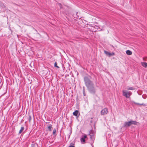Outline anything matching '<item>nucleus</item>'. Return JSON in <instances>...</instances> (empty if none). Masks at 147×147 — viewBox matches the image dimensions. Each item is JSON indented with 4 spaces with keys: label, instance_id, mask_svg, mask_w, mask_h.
Instances as JSON below:
<instances>
[{
    "label": "nucleus",
    "instance_id": "obj_1",
    "mask_svg": "<svg viewBox=\"0 0 147 147\" xmlns=\"http://www.w3.org/2000/svg\"><path fill=\"white\" fill-rule=\"evenodd\" d=\"M91 78L90 76H85L84 78V81L89 92L92 94H95L96 93V89L93 82L90 79Z\"/></svg>",
    "mask_w": 147,
    "mask_h": 147
},
{
    "label": "nucleus",
    "instance_id": "obj_2",
    "mask_svg": "<svg viewBox=\"0 0 147 147\" xmlns=\"http://www.w3.org/2000/svg\"><path fill=\"white\" fill-rule=\"evenodd\" d=\"M140 123L139 122L136 121H134L132 120L128 121H125L123 125V127H130L131 125L134 124L137 125H139Z\"/></svg>",
    "mask_w": 147,
    "mask_h": 147
},
{
    "label": "nucleus",
    "instance_id": "obj_3",
    "mask_svg": "<svg viewBox=\"0 0 147 147\" xmlns=\"http://www.w3.org/2000/svg\"><path fill=\"white\" fill-rule=\"evenodd\" d=\"M123 95L127 98H129L130 97V96L132 94V92H128L127 91H122Z\"/></svg>",
    "mask_w": 147,
    "mask_h": 147
},
{
    "label": "nucleus",
    "instance_id": "obj_4",
    "mask_svg": "<svg viewBox=\"0 0 147 147\" xmlns=\"http://www.w3.org/2000/svg\"><path fill=\"white\" fill-rule=\"evenodd\" d=\"M89 136H90V138L91 141V142L90 143L91 145L92 146V147H93V144L94 143V141L95 139V137L94 136L91 135Z\"/></svg>",
    "mask_w": 147,
    "mask_h": 147
},
{
    "label": "nucleus",
    "instance_id": "obj_5",
    "mask_svg": "<svg viewBox=\"0 0 147 147\" xmlns=\"http://www.w3.org/2000/svg\"><path fill=\"white\" fill-rule=\"evenodd\" d=\"M86 139H88V138H87V135L85 134L84 136H82V137L80 138L81 142L85 143Z\"/></svg>",
    "mask_w": 147,
    "mask_h": 147
},
{
    "label": "nucleus",
    "instance_id": "obj_6",
    "mask_svg": "<svg viewBox=\"0 0 147 147\" xmlns=\"http://www.w3.org/2000/svg\"><path fill=\"white\" fill-rule=\"evenodd\" d=\"M108 112V109L107 108H105L103 109L101 111V115H105L107 114Z\"/></svg>",
    "mask_w": 147,
    "mask_h": 147
},
{
    "label": "nucleus",
    "instance_id": "obj_7",
    "mask_svg": "<svg viewBox=\"0 0 147 147\" xmlns=\"http://www.w3.org/2000/svg\"><path fill=\"white\" fill-rule=\"evenodd\" d=\"M95 134V132L92 129L90 130L89 131V133L88 134V135H91L94 136Z\"/></svg>",
    "mask_w": 147,
    "mask_h": 147
},
{
    "label": "nucleus",
    "instance_id": "obj_8",
    "mask_svg": "<svg viewBox=\"0 0 147 147\" xmlns=\"http://www.w3.org/2000/svg\"><path fill=\"white\" fill-rule=\"evenodd\" d=\"M78 13L77 12L74 13L72 16V17H73V18L78 19L79 18L78 15Z\"/></svg>",
    "mask_w": 147,
    "mask_h": 147
},
{
    "label": "nucleus",
    "instance_id": "obj_9",
    "mask_svg": "<svg viewBox=\"0 0 147 147\" xmlns=\"http://www.w3.org/2000/svg\"><path fill=\"white\" fill-rule=\"evenodd\" d=\"M78 112L79 111L78 110H75V111L73 113V115L75 116H76L77 118H78V117H79V115H78Z\"/></svg>",
    "mask_w": 147,
    "mask_h": 147
},
{
    "label": "nucleus",
    "instance_id": "obj_10",
    "mask_svg": "<svg viewBox=\"0 0 147 147\" xmlns=\"http://www.w3.org/2000/svg\"><path fill=\"white\" fill-rule=\"evenodd\" d=\"M132 102L134 103V104H135L136 105H140V106L143 105V106H145L146 105L144 103H142V104H140L134 101H132Z\"/></svg>",
    "mask_w": 147,
    "mask_h": 147
},
{
    "label": "nucleus",
    "instance_id": "obj_11",
    "mask_svg": "<svg viewBox=\"0 0 147 147\" xmlns=\"http://www.w3.org/2000/svg\"><path fill=\"white\" fill-rule=\"evenodd\" d=\"M52 126V125L51 124H50L49 125H47L48 129L49 131H52V129L53 128Z\"/></svg>",
    "mask_w": 147,
    "mask_h": 147
},
{
    "label": "nucleus",
    "instance_id": "obj_12",
    "mask_svg": "<svg viewBox=\"0 0 147 147\" xmlns=\"http://www.w3.org/2000/svg\"><path fill=\"white\" fill-rule=\"evenodd\" d=\"M142 65L145 68H146L147 67V63L146 62H142L141 63Z\"/></svg>",
    "mask_w": 147,
    "mask_h": 147
},
{
    "label": "nucleus",
    "instance_id": "obj_13",
    "mask_svg": "<svg viewBox=\"0 0 147 147\" xmlns=\"http://www.w3.org/2000/svg\"><path fill=\"white\" fill-rule=\"evenodd\" d=\"M126 53L128 55H131L132 54V52L129 50H127L126 51Z\"/></svg>",
    "mask_w": 147,
    "mask_h": 147
},
{
    "label": "nucleus",
    "instance_id": "obj_14",
    "mask_svg": "<svg viewBox=\"0 0 147 147\" xmlns=\"http://www.w3.org/2000/svg\"><path fill=\"white\" fill-rule=\"evenodd\" d=\"M83 93L84 96H86V94L85 93V87L84 86H83Z\"/></svg>",
    "mask_w": 147,
    "mask_h": 147
},
{
    "label": "nucleus",
    "instance_id": "obj_15",
    "mask_svg": "<svg viewBox=\"0 0 147 147\" xmlns=\"http://www.w3.org/2000/svg\"><path fill=\"white\" fill-rule=\"evenodd\" d=\"M24 129V128L23 127H21L20 129V130L19 134H20L23 131Z\"/></svg>",
    "mask_w": 147,
    "mask_h": 147
},
{
    "label": "nucleus",
    "instance_id": "obj_16",
    "mask_svg": "<svg viewBox=\"0 0 147 147\" xmlns=\"http://www.w3.org/2000/svg\"><path fill=\"white\" fill-rule=\"evenodd\" d=\"M36 145H37V144L32 142V144H31V147H35Z\"/></svg>",
    "mask_w": 147,
    "mask_h": 147
},
{
    "label": "nucleus",
    "instance_id": "obj_17",
    "mask_svg": "<svg viewBox=\"0 0 147 147\" xmlns=\"http://www.w3.org/2000/svg\"><path fill=\"white\" fill-rule=\"evenodd\" d=\"M127 90H134L135 88L132 87H127Z\"/></svg>",
    "mask_w": 147,
    "mask_h": 147
},
{
    "label": "nucleus",
    "instance_id": "obj_18",
    "mask_svg": "<svg viewBox=\"0 0 147 147\" xmlns=\"http://www.w3.org/2000/svg\"><path fill=\"white\" fill-rule=\"evenodd\" d=\"M115 53H111L109 52L108 56L110 57L114 55Z\"/></svg>",
    "mask_w": 147,
    "mask_h": 147
},
{
    "label": "nucleus",
    "instance_id": "obj_19",
    "mask_svg": "<svg viewBox=\"0 0 147 147\" xmlns=\"http://www.w3.org/2000/svg\"><path fill=\"white\" fill-rule=\"evenodd\" d=\"M57 62H55L54 63V67H57V68H59V67L57 65Z\"/></svg>",
    "mask_w": 147,
    "mask_h": 147
},
{
    "label": "nucleus",
    "instance_id": "obj_20",
    "mask_svg": "<svg viewBox=\"0 0 147 147\" xmlns=\"http://www.w3.org/2000/svg\"><path fill=\"white\" fill-rule=\"evenodd\" d=\"M104 52L106 55L108 56L109 53V52H108L104 50Z\"/></svg>",
    "mask_w": 147,
    "mask_h": 147
},
{
    "label": "nucleus",
    "instance_id": "obj_21",
    "mask_svg": "<svg viewBox=\"0 0 147 147\" xmlns=\"http://www.w3.org/2000/svg\"><path fill=\"white\" fill-rule=\"evenodd\" d=\"M74 144L72 143H71L70 144V145L69 147H75L74 146Z\"/></svg>",
    "mask_w": 147,
    "mask_h": 147
},
{
    "label": "nucleus",
    "instance_id": "obj_22",
    "mask_svg": "<svg viewBox=\"0 0 147 147\" xmlns=\"http://www.w3.org/2000/svg\"><path fill=\"white\" fill-rule=\"evenodd\" d=\"M31 119H32V118H31V116L30 115H29L28 120L29 121V123H30V121L31 120Z\"/></svg>",
    "mask_w": 147,
    "mask_h": 147
},
{
    "label": "nucleus",
    "instance_id": "obj_23",
    "mask_svg": "<svg viewBox=\"0 0 147 147\" xmlns=\"http://www.w3.org/2000/svg\"><path fill=\"white\" fill-rule=\"evenodd\" d=\"M58 5L59 6L60 9H61V8H63L61 4V3H58Z\"/></svg>",
    "mask_w": 147,
    "mask_h": 147
},
{
    "label": "nucleus",
    "instance_id": "obj_24",
    "mask_svg": "<svg viewBox=\"0 0 147 147\" xmlns=\"http://www.w3.org/2000/svg\"><path fill=\"white\" fill-rule=\"evenodd\" d=\"M56 132V130L55 128L53 130V135H54L55 134Z\"/></svg>",
    "mask_w": 147,
    "mask_h": 147
},
{
    "label": "nucleus",
    "instance_id": "obj_25",
    "mask_svg": "<svg viewBox=\"0 0 147 147\" xmlns=\"http://www.w3.org/2000/svg\"><path fill=\"white\" fill-rule=\"evenodd\" d=\"M96 122L95 121H94V122L93 127H94V129H95L96 128L95 125H96Z\"/></svg>",
    "mask_w": 147,
    "mask_h": 147
},
{
    "label": "nucleus",
    "instance_id": "obj_26",
    "mask_svg": "<svg viewBox=\"0 0 147 147\" xmlns=\"http://www.w3.org/2000/svg\"><path fill=\"white\" fill-rule=\"evenodd\" d=\"M93 27L94 28H95V29H98V28H99V27L98 26H95L94 27L93 26Z\"/></svg>",
    "mask_w": 147,
    "mask_h": 147
},
{
    "label": "nucleus",
    "instance_id": "obj_27",
    "mask_svg": "<svg viewBox=\"0 0 147 147\" xmlns=\"http://www.w3.org/2000/svg\"><path fill=\"white\" fill-rule=\"evenodd\" d=\"M93 122V121L91 120L90 121V125L91 126L92 125H91V124Z\"/></svg>",
    "mask_w": 147,
    "mask_h": 147
},
{
    "label": "nucleus",
    "instance_id": "obj_28",
    "mask_svg": "<svg viewBox=\"0 0 147 147\" xmlns=\"http://www.w3.org/2000/svg\"><path fill=\"white\" fill-rule=\"evenodd\" d=\"M71 132L72 131H71V132H70V134H69V137H68V138L69 139L70 138V135L71 134Z\"/></svg>",
    "mask_w": 147,
    "mask_h": 147
},
{
    "label": "nucleus",
    "instance_id": "obj_29",
    "mask_svg": "<svg viewBox=\"0 0 147 147\" xmlns=\"http://www.w3.org/2000/svg\"><path fill=\"white\" fill-rule=\"evenodd\" d=\"M93 31H94V32H96V30H94V29H93Z\"/></svg>",
    "mask_w": 147,
    "mask_h": 147
},
{
    "label": "nucleus",
    "instance_id": "obj_30",
    "mask_svg": "<svg viewBox=\"0 0 147 147\" xmlns=\"http://www.w3.org/2000/svg\"><path fill=\"white\" fill-rule=\"evenodd\" d=\"M90 75H93V74L92 73L90 72Z\"/></svg>",
    "mask_w": 147,
    "mask_h": 147
},
{
    "label": "nucleus",
    "instance_id": "obj_31",
    "mask_svg": "<svg viewBox=\"0 0 147 147\" xmlns=\"http://www.w3.org/2000/svg\"><path fill=\"white\" fill-rule=\"evenodd\" d=\"M93 119L92 118H91V119Z\"/></svg>",
    "mask_w": 147,
    "mask_h": 147
}]
</instances>
